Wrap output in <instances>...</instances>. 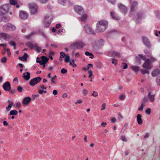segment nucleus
<instances>
[{
	"label": "nucleus",
	"instance_id": "obj_1",
	"mask_svg": "<svg viewBox=\"0 0 160 160\" xmlns=\"http://www.w3.org/2000/svg\"><path fill=\"white\" fill-rule=\"evenodd\" d=\"M97 30L99 31H103L106 28L108 25V22L105 21H99L97 24Z\"/></svg>",
	"mask_w": 160,
	"mask_h": 160
},
{
	"label": "nucleus",
	"instance_id": "obj_2",
	"mask_svg": "<svg viewBox=\"0 0 160 160\" xmlns=\"http://www.w3.org/2000/svg\"><path fill=\"white\" fill-rule=\"evenodd\" d=\"M84 44L83 43L76 42L71 44L70 46V48L72 50V54H73L75 52L76 49L82 48Z\"/></svg>",
	"mask_w": 160,
	"mask_h": 160
},
{
	"label": "nucleus",
	"instance_id": "obj_3",
	"mask_svg": "<svg viewBox=\"0 0 160 160\" xmlns=\"http://www.w3.org/2000/svg\"><path fill=\"white\" fill-rule=\"evenodd\" d=\"M8 5L5 4L2 6L0 8V16L5 15L8 12Z\"/></svg>",
	"mask_w": 160,
	"mask_h": 160
},
{
	"label": "nucleus",
	"instance_id": "obj_4",
	"mask_svg": "<svg viewBox=\"0 0 160 160\" xmlns=\"http://www.w3.org/2000/svg\"><path fill=\"white\" fill-rule=\"evenodd\" d=\"M42 80L40 77L34 78L31 79L29 82V84L32 86H33Z\"/></svg>",
	"mask_w": 160,
	"mask_h": 160
},
{
	"label": "nucleus",
	"instance_id": "obj_5",
	"mask_svg": "<svg viewBox=\"0 0 160 160\" xmlns=\"http://www.w3.org/2000/svg\"><path fill=\"white\" fill-rule=\"evenodd\" d=\"M29 8L32 14H35L37 12L38 7L35 4L32 3L29 4Z\"/></svg>",
	"mask_w": 160,
	"mask_h": 160
},
{
	"label": "nucleus",
	"instance_id": "obj_6",
	"mask_svg": "<svg viewBox=\"0 0 160 160\" xmlns=\"http://www.w3.org/2000/svg\"><path fill=\"white\" fill-rule=\"evenodd\" d=\"M151 61L149 59H145V62L143 64L142 67L147 70L151 68V66L150 65Z\"/></svg>",
	"mask_w": 160,
	"mask_h": 160
},
{
	"label": "nucleus",
	"instance_id": "obj_7",
	"mask_svg": "<svg viewBox=\"0 0 160 160\" xmlns=\"http://www.w3.org/2000/svg\"><path fill=\"white\" fill-rule=\"evenodd\" d=\"M28 13L23 11H21L19 12V17L22 20H25L28 18Z\"/></svg>",
	"mask_w": 160,
	"mask_h": 160
},
{
	"label": "nucleus",
	"instance_id": "obj_8",
	"mask_svg": "<svg viewBox=\"0 0 160 160\" xmlns=\"http://www.w3.org/2000/svg\"><path fill=\"white\" fill-rule=\"evenodd\" d=\"M0 37L5 41L8 40L10 38V36L4 32L0 33Z\"/></svg>",
	"mask_w": 160,
	"mask_h": 160
},
{
	"label": "nucleus",
	"instance_id": "obj_9",
	"mask_svg": "<svg viewBox=\"0 0 160 160\" xmlns=\"http://www.w3.org/2000/svg\"><path fill=\"white\" fill-rule=\"evenodd\" d=\"M3 88L6 91H9L11 89V85L8 82L5 83L3 85Z\"/></svg>",
	"mask_w": 160,
	"mask_h": 160
},
{
	"label": "nucleus",
	"instance_id": "obj_10",
	"mask_svg": "<svg viewBox=\"0 0 160 160\" xmlns=\"http://www.w3.org/2000/svg\"><path fill=\"white\" fill-rule=\"evenodd\" d=\"M75 11L78 14H81L83 12V8L79 6H76L74 7Z\"/></svg>",
	"mask_w": 160,
	"mask_h": 160
},
{
	"label": "nucleus",
	"instance_id": "obj_11",
	"mask_svg": "<svg viewBox=\"0 0 160 160\" xmlns=\"http://www.w3.org/2000/svg\"><path fill=\"white\" fill-rule=\"evenodd\" d=\"M31 99L30 97H27L24 98L22 101V103L24 105H27L28 104L31 100Z\"/></svg>",
	"mask_w": 160,
	"mask_h": 160
},
{
	"label": "nucleus",
	"instance_id": "obj_12",
	"mask_svg": "<svg viewBox=\"0 0 160 160\" xmlns=\"http://www.w3.org/2000/svg\"><path fill=\"white\" fill-rule=\"evenodd\" d=\"M22 77L26 80H28L30 78V73L28 72H25L23 73Z\"/></svg>",
	"mask_w": 160,
	"mask_h": 160
},
{
	"label": "nucleus",
	"instance_id": "obj_13",
	"mask_svg": "<svg viewBox=\"0 0 160 160\" xmlns=\"http://www.w3.org/2000/svg\"><path fill=\"white\" fill-rule=\"evenodd\" d=\"M15 27L14 26L8 24L7 26V29L9 31H13L15 29Z\"/></svg>",
	"mask_w": 160,
	"mask_h": 160
},
{
	"label": "nucleus",
	"instance_id": "obj_14",
	"mask_svg": "<svg viewBox=\"0 0 160 160\" xmlns=\"http://www.w3.org/2000/svg\"><path fill=\"white\" fill-rule=\"evenodd\" d=\"M160 74V70L159 69H156L153 71L152 74L153 77H156Z\"/></svg>",
	"mask_w": 160,
	"mask_h": 160
},
{
	"label": "nucleus",
	"instance_id": "obj_15",
	"mask_svg": "<svg viewBox=\"0 0 160 160\" xmlns=\"http://www.w3.org/2000/svg\"><path fill=\"white\" fill-rule=\"evenodd\" d=\"M148 96L151 102H152L153 101L154 98V94L152 92H150L148 93Z\"/></svg>",
	"mask_w": 160,
	"mask_h": 160
},
{
	"label": "nucleus",
	"instance_id": "obj_16",
	"mask_svg": "<svg viewBox=\"0 0 160 160\" xmlns=\"http://www.w3.org/2000/svg\"><path fill=\"white\" fill-rule=\"evenodd\" d=\"M112 17L114 19L118 20L120 19V18L116 14L114 11H111L110 12Z\"/></svg>",
	"mask_w": 160,
	"mask_h": 160
},
{
	"label": "nucleus",
	"instance_id": "obj_17",
	"mask_svg": "<svg viewBox=\"0 0 160 160\" xmlns=\"http://www.w3.org/2000/svg\"><path fill=\"white\" fill-rule=\"evenodd\" d=\"M85 30L86 32L89 34H94L93 32L92 31L90 27L88 26H86L85 27Z\"/></svg>",
	"mask_w": 160,
	"mask_h": 160
},
{
	"label": "nucleus",
	"instance_id": "obj_18",
	"mask_svg": "<svg viewBox=\"0 0 160 160\" xmlns=\"http://www.w3.org/2000/svg\"><path fill=\"white\" fill-rule=\"evenodd\" d=\"M141 115L140 114H138L137 117L138 123L141 125L142 123V119Z\"/></svg>",
	"mask_w": 160,
	"mask_h": 160
},
{
	"label": "nucleus",
	"instance_id": "obj_19",
	"mask_svg": "<svg viewBox=\"0 0 160 160\" xmlns=\"http://www.w3.org/2000/svg\"><path fill=\"white\" fill-rule=\"evenodd\" d=\"M28 56V54L25 53H24L23 56L19 57V59L21 61H26L27 59Z\"/></svg>",
	"mask_w": 160,
	"mask_h": 160
},
{
	"label": "nucleus",
	"instance_id": "obj_20",
	"mask_svg": "<svg viewBox=\"0 0 160 160\" xmlns=\"http://www.w3.org/2000/svg\"><path fill=\"white\" fill-rule=\"evenodd\" d=\"M26 45L31 49H33L35 48L36 44H33L29 42H28L26 43Z\"/></svg>",
	"mask_w": 160,
	"mask_h": 160
},
{
	"label": "nucleus",
	"instance_id": "obj_21",
	"mask_svg": "<svg viewBox=\"0 0 160 160\" xmlns=\"http://www.w3.org/2000/svg\"><path fill=\"white\" fill-rule=\"evenodd\" d=\"M118 7L122 11L125 12L127 10V9L126 7L123 5L120 4L118 5Z\"/></svg>",
	"mask_w": 160,
	"mask_h": 160
},
{
	"label": "nucleus",
	"instance_id": "obj_22",
	"mask_svg": "<svg viewBox=\"0 0 160 160\" xmlns=\"http://www.w3.org/2000/svg\"><path fill=\"white\" fill-rule=\"evenodd\" d=\"M137 3L135 2H133L131 5V11H133L137 8Z\"/></svg>",
	"mask_w": 160,
	"mask_h": 160
},
{
	"label": "nucleus",
	"instance_id": "obj_23",
	"mask_svg": "<svg viewBox=\"0 0 160 160\" xmlns=\"http://www.w3.org/2000/svg\"><path fill=\"white\" fill-rule=\"evenodd\" d=\"M143 40L144 43L148 47H150V42L148 39L145 38H143Z\"/></svg>",
	"mask_w": 160,
	"mask_h": 160
},
{
	"label": "nucleus",
	"instance_id": "obj_24",
	"mask_svg": "<svg viewBox=\"0 0 160 160\" xmlns=\"http://www.w3.org/2000/svg\"><path fill=\"white\" fill-rule=\"evenodd\" d=\"M111 55L114 57H119L120 56V54L118 52H113L111 54Z\"/></svg>",
	"mask_w": 160,
	"mask_h": 160
},
{
	"label": "nucleus",
	"instance_id": "obj_25",
	"mask_svg": "<svg viewBox=\"0 0 160 160\" xmlns=\"http://www.w3.org/2000/svg\"><path fill=\"white\" fill-rule=\"evenodd\" d=\"M1 17L2 21L3 22H6L9 19V18L8 17H5L4 15L0 16Z\"/></svg>",
	"mask_w": 160,
	"mask_h": 160
},
{
	"label": "nucleus",
	"instance_id": "obj_26",
	"mask_svg": "<svg viewBox=\"0 0 160 160\" xmlns=\"http://www.w3.org/2000/svg\"><path fill=\"white\" fill-rule=\"evenodd\" d=\"M36 62L38 63H39L40 64L42 65L44 64V63H45V62H44L42 60H41L38 57L37 58Z\"/></svg>",
	"mask_w": 160,
	"mask_h": 160
},
{
	"label": "nucleus",
	"instance_id": "obj_27",
	"mask_svg": "<svg viewBox=\"0 0 160 160\" xmlns=\"http://www.w3.org/2000/svg\"><path fill=\"white\" fill-rule=\"evenodd\" d=\"M18 114V112L17 110H13L11 111L10 112V115H16Z\"/></svg>",
	"mask_w": 160,
	"mask_h": 160
},
{
	"label": "nucleus",
	"instance_id": "obj_28",
	"mask_svg": "<svg viewBox=\"0 0 160 160\" xmlns=\"http://www.w3.org/2000/svg\"><path fill=\"white\" fill-rule=\"evenodd\" d=\"M131 68L133 70L136 72H138L139 70V67L137 66H131Z\"/></svg>",
	"mask_w": 160,
	"mask_h": 160
},
{
	"label": "nucleus",
	"instance_id": "obj_29",
	"mask_svg": "<svg viewBox=\"0 0 160 160\" xmlns=\"http://www.w3.org/2000/svg\"><path fill=\"white\" fill-rule=\"evenodd\" d=\"M41 58L42 60L44 62H45V63H46V62H47L48 60L49 59L47 58L46 57L42 56L41 57Z\"/></svg>",
	"mask_w": 160,
	"mask_h": 160
},
{
	"label": "nucleus",
	"instance_id": "obj_30",
	"mask_svg": "<svg viewBox=\"0 0 160 160\" xmlns=\"http://www.w3.org/2000/svg\"><path fill=\"white\" fill-rule=\"evenodd\" d=\"M87 18V16L86 14H83L80 18L82 22H84Z\"/></svg>",
	"mask_w": 160,
	"mask_h": 160
},
{
	"label": "nucleus",
	"instance_id": "obj_31",
	"mask_svg": "<svg viewBox=\"0 0 160 160\" xmlns=\"http://www.w3.org/2000/svg\"><path fill=\"white\" fill-rule=\"evenodd\" d=\"M65 56V54L63 52H61L60 53L59 60L61 61Z\"/></svg>",
	"mask_w": 160,
	"mask_h": 160
},
{
	"label": "nucleus",
	"instance_id": "obj_32",
	"mask_svg": "<svg viewBox=\"0 0 160 160\" xmlns=\"http://www.w3.org/2000/svg\"><path fill=\"white\" fill-rule=\"evenodd\" d=\"M10 4L13 5H15L17 4V2L16 0H10Z\"/></svg>",
	"mask_w": 160,
	"mask_h": 160
},
{
	"label": "nucleus",
	"instance_id": "obj_33",
	"mask_svg": "<svg viewBox=\"0 0 160 160\" xmlns=\"http://www.w3.org/2000/svg\"><path fill=\"white\" fill-rule=\"evenodd\" d=\"M140 71H141L142 73L143 74H149V72L148 70H144L142 69H140Z\"/></svg>",
	"mask_w": 160,
	"mask_h": 160
},
{
	"label": "nucleus",
	"instance_id": "obj_34",
	"mask_svg": "<svg viewBox=\"0 0 160 160\" xmlns=\"http://www.w3.org/2000/svg\"><path fill=\"white\" fill-rule=\"evenodd\" d=\"M70 57L68 55H66L64 58V61L66 62H68L70 60Z\"/></svg>",
	"mask_w": 160,
	"mask_h": 160
},
{
	"label": "nucleus",
	"instance_id": "obj_35",
	"mask_svg": "<svg viewBox=\"0 0 160 160\" xmlns=\"http://www.w3.org/2000/svg\"><path fill=\"white\" fill-rule=\"evenodd\" d=\"M121 66L123 69H126L127 68L128 65L126 63L123 62L122 63Z\"/></svg>",
	"mask_w": 160,
	"mask_h": 160
},
{
	"label": "nucleus",
	"instance_id": "obj_36",
	"mask_svg": "<svg viewBox=\"0 0 160 160\" xmlns=\"http://www.w3.org/2000/svg\"><path fill=\"white\" fill-rule=\"evenodd\" d=\"M148 56L150 57V60L151 61V63L152 62H153L155 61L156 60V58L153 56H151L150 55H147Z\"/></svg>",
	"mask_w": 160,
	"mask_h": 160
},
{
	"label": "nucleus",
	"instance_id": "obj_37",
	"mask_svg": "<svg viewBox=\"0 0 160 160\" xmlns=\"http://www.w3.org/2000/svg\"><path fill=\"white\" fill-rule=\"evenodd\" d=\"M138 56L141 59L144 60V61H145V59H147L146 57L142 54H139Z\"/></svg>",
	"mask_w": 160,
	"mask_h": 160
},
{
	"label": "nucleus",
	"instance_id": "obj_38",
	"mask_svg": "<svg viewBox=\"0 0 160 160\" xmlns=\"http://www.w3.org/2000/svg\"><path fill=\"white\" fill-rule=\"evenodd\" d=\"M145 112L148 115H150L151 112V110L150 108H148L145 111Z\"/></svg>",
	"mask_w": 160,
	"mask_h": 160
},
{
	"label": "nucleus",
	"instance_id": "obj_39",
	"mask_svg": "<svg viewBox=\"0 0 160 160\" xmlns=\"http://www.w3.org/2000/svg\"><path fill=\"white\" fill-rule=\"evenodd\" d=\"M35 48L37 50V51L38 52H40L41 50L40 48L38 46L37 44H36Z\"/></svg>",
	"mask_w": 160,
	"mask_h": 160
},
{
	"label": "nucleus",
	"instance_id": "obj_40",
	"mask_svg": "<svg viewBox=\"0 0 160 160\" xmlns=\"http://www.w3.org/2000/svg\"><path fill=\"white\" fill-rule=\"evenodd\" d=\"M10 45H12L13 46V49H15L16 48V44L15 42L13 41L10 42Z\"/></svg>",
	"mask_w": 160,
	"mask_h": 160
},
{
	"label": "nucleus",
	"instance_id": "obj_41",
	"mask_svg": "<svg viewBox=\"0 0 160 160\" xmlns=\"http://www.w3.org/2000/svg\"><path fill=\"white\" fill-rule=\"evenodd\" d=\"M67 72V70L65 69L64 68H62L61 69V72L62 74H65Z\"/></svg>",
	"mask_w": 160,
	"mask_h": 160
},
{
	"label": "nucleus",
	"instance_id": "obj_42",
	"mask_svg": "<svg viewBox=\"0 0 160 160\" xmlns=\"http://www.w3.org/2000/svg\"><path fill=\"white\" fill-rule=\"evenodd\" d=\"M13 103H10L8 107H7L6 108L8 111L10 110V109H9V108H11L12 107V105H13Z\"/></svg>",
	"mask_w": 160,
	"mask_h": 160
},
{
	"label": "nucleus",
	"instance_id": "obj_43",
	"mask_svg": "<svg viewBox=\"0 0 160 160\" xmlns=\"http://www.w3.org/2000/svg\"><path fill=\"white\" fill-rule=\"evenodd\" d=\"M51 80V82L52 84H55V80H56V78H53V77H52L50 78Z\"/></svg>",
	"mask_w": 160,
	"mask_h": 160
},
{
	"label": "nucleus",
	"instance_id": "obj_44",
	"mask_svg": "<svg viewBox=\"0 0 160 160\" xmlns=\"http://www.w3.org/2000/svg\"><path fill=\"white\" fill-rule=\"evenodd\" d=\"M7 60L6 58L4 57L2 58L1 61L2 62L5 63L6 62Z\"/></svg>",
	"mask_w": 160,
	"mask_h": 160
},
{
	"label": "nucleus",
	"instance_id": "obj_45",
	"mask_svg": "<svg viewBox=\"0 0 160 160\" xmlns=\"http://www.w3.org/2000/svg\"><path fill=\"white\" fill-rule=\"evenodd\" d=\"M144 106V105L143 103H142L141 105V106L138 108L139 111H142L143 110V108Z\"/></svg>",
	"mask_w": 160,
	"mask_h": 160
},
{
	"label": "nucleus",
	"instance_id": "obj_46",
	"mask_svg": "<svg viewBox=\"0 0 160 160\" xmlns=\"http://www.w3.org/2000/svg\"><path fill=\"white\" fill-rule=\"evenodd\" d=\"M112 63L114 64H116L117 63V60L116 59H112Z\"/></svg>",
	"mask_w": 160,
	"mask_h": 160
},
{
	"label": "nucleus",
	"instance_id": "obj_47",
	"mask_svg": "<svg viewBox=\"0 0 160 160\" xmlns=\"http://www.w3.org/2000/svg\"><path fill=\"white\" fill-rule=\"evenodd\" d=\"M17 89L20 92H22V88L20 86H18Z\"/></svg>",
	"mask_w": 160,
	"mask_h": 160
},
{
	"label": "nucleus",
	"instance_id": "obj_48",
	"mask_svg": "<svg viewBox=\"0 0 160 160\" xmlns=\"http://www.w3.org/2000/svg\"><path fill=\"white\" fill-rule=\"evenodd\" d=\"M105 105L106 104L105 103H103L102 105V108L101 109V110H104L105 108Z\"/></svg>",
	"mask_w": 160,
	"mask_h": 160
},
{
	"label": "nucleus",
	"instance_id": "obj_49",
	"mask_svg": "<svg viewBox=\"0 0 160 160\" xmlns=\"http://www.w3.org/2000/svg\"><path fill=\"white\" fill-rule=\"evenodd\" d=\"M157 82L158 85H160V76L157 78Z\"/></svg>",
	"mask_w": 160,
	"mask_h": 160
},
{
	"label": "nucleus",
	"instance_id": "obj_50",
	"mask_svg": "<svg viewBox=\"0 0 160 160\" xmlns=\"http://www.w3.org/2000/svg\"><path fill=\"white\" fill-rule=\"evenodd\" d=\"M88 72L89 74V78H90L92 75V71L91 70H89L88 71Z\"/></svg>",
	"mask_w": 160,
	"mask_h": 160
},
{
	"label": "nucleus",
	"instance_id": "obj_51",
	"mask_svg": "<svg viewBox=\"0 0 160 160\" xmlns=\"http://www.w3.org/2000/svg\"><path fill=\"white\" fill-rule=\"evenodd\" d=\"M148 101V99L147 98L145 97L144 98L143 100V102L144 103L146 102H147Z\"/></svg>",
	"mask_w": 160,
	"mask_h": 160
},
{
	"label": "nucleus",
	"instance_id": "obj_52",
	"mask_svg": "<svg viewBox=\"0 0 160 160\" xmlns=\"http://www.w3.org/2000/svg\"><path fill=\"white\" fill-rule=\"evenodd\" d=\"M121 138L122 141H125V142L126 141V138H125V136H122Z\"/></svg>",
	"mask_w": 160,
	"mask_h": 160
},
{
	"label": "nucleus",
	"instance_id": "obj_53",
	"mask_svg": "<svg viewBox=\"0 0 160 160\" xmlns=\"http://www.w3.org/2000/svg\"><path fill=\"white\" fill-rule=\"evenodd\" d=\"M16 107L17 108H20L21 107V104L19 102H17L16 104Z\"/></svg>",
	"mask_w": 160,
	"mask_h": 160
},
{
	"label": "nucleus",
	"instance_id": "obj_54",
	"mask_svg": "<svg viewBox=\"0 0 160 160\" xmlns=\"http://www.w3.org/2000/svg\"><path fill=\"white\" fill-rule=\"evenodd\" d=\"M83 92L84 94L86 95L88 93V91L86 89H84L83 91Z\"/></svg>",
	"mask_w": 160,
	"mask_h": 160
},
{
	"label": "nucleus",
	"instance_id": "obj_55",
	"mask_svg": "<svg viewBox=\"0 0 160 160\" xmlns=\"http://www.w3.org/2000/svg\"><path fill=\"white\" fill-rule=\"evenodd\" d=\"M38 96H39V94H36V95H32V97H33V99L34 100L35 99V98L36 97H38Z\"/></svg>",
	"mask_w": 160,
	"mask_h": 160
},
{
	"label": "nucleus",
	"instance_id": "obj_56",
	"mask_svg": "<svg viewBox=\"0 0 160 160\" xmlns=\"http://www.w3.org/2000/svg\"><path fill=\"white\" fill-rule=\"evenodd\" d=\"M58 93V92H57V90H54L53 91V94L54 95H56Z\"/></svg>",
	"mask_w": 160,
	"mask_h": 160
},
{
	"label": "nucleus",
	"instance_id": "obj_57",
	"mask_svg": "<svg viewBox=\"0 0 160 160\" xmlns=\"http://www.w3.org/2000/svg\"><path fill=\"white\" fill-rule=\"evenodd\" d=\"M91 53L89 52H85V54L87 56H90V55L91 54Z\"/></svg>",
	"mask_w": 160,
	"mask_h": 160
},
{
	"label": "nucleus",
	"instance_id": "obj_58",
	"mask_svg": "<svg viewBox=\"0 0 160 160\" xmlns=\"http://www.w3.org/2000/svg\"><path fill=\"white\" fill-rule=\"evenodd\" d=\"M43 90H42L41 89H40L38 90V92L39 94H42L43 92Z\"/></svg>",
	"mask_w": 160,
	"mask_h": 160
},
{
	"label": "nucleus",
	"instance_id": "obj_59",
	"mask_svg": "<svg viewBox=\"0 0 160 160\" xmlns=\"http://www.w3.org/2000/svg\"><path fill=\"white\" fill-rule=\"evenodd\" d=\"M7 52H8V54L9 56H10L11 54V53L10 52V50L9 49H7Z\"/></svg>",
	"mask_w": 160,
	"mask_h": 160
},
{
	"label": "nucleus",
	"instance_id": "obj_60",
	"mask_svg": "<svg viewBox=\"0 0 160 160\" xmlns=\"http://www.w3.org/2000/svg\"><path fill=\"white\" fill-rule=\"evenodd\" d=\"M125 98V97L122 95H121L120 96V99L123 100Z\"/></svg>",
	"mask_w": 160,
	"mask_h": 160
},
{
	"label": "nucleus",
	"instance_id": "obj_61",
	"mask_svg": "<svg viewBox=\"0 0 160 160\" xmlns=\"http://www.w3.org/2000/svg\"><path fill=\"white\" fill-rule=\"evenodd\" d=\"M32 35V34H30V35H28L26 37V38H27V39H29L31 37V35Z\"/></svg>",
	"mask_w": 160,
	"mask_h": 160
},
{
	"label": "nucleus",
	"instance_id": "obj_62",
	"mask_svg": "<svg viewBox=\"0 0 160 160\" xmlns=\"http://www.w3.org/2000/svg\"><path fill=\"white\" fill-rule=\"evenodd\" d=\"M67 93H64L63 95H62V97L63 98H66L67 96Z\"/></svg>",
	"mask_w": 160,
	"mask_h": 160
},
{
	"label": "nucleus",
	"instance_id": "obj_63",
	"mask_svg": "<svg viewBox=\"0 0 160 160\" xmlns=\"http://www.w3.org/2000/svg\"><path fill=\"white\" fill-rule=\"evenodd\" d=\"M61 27V24H57L56 26V28H58Z\"/></svg>",
	"mask_w": 160,
	"mask_h": 160
},
{
	"label": "nucleus",
	"instance_id": "obj_64",
	"mask_svg": "<svg viewBox=\"0 0 160 160\" xmlns=\"http://www.w3.org/2000/svg\"><path fill=\"white\" fill-rule=\"evenodd\" d=\"M3 125L5 126V125H8V122H7L6 121H3Z\"/></svg>",
	"mask_w": 160,
	"mask_h": 160
}]
</instances>
